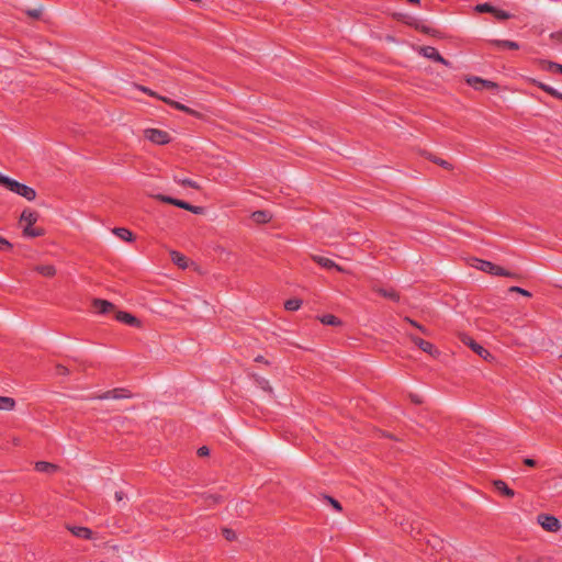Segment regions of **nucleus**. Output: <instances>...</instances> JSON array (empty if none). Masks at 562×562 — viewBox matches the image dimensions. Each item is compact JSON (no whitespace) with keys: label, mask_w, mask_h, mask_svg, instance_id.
Here are the masks:
<instances>
[{"label":"nucleus","mask_w":562,"mask_h":562,"mask_svg":"<svg viewBox=\"0 0 562 562\" xmlns=\"http://www.w3.org/2000/svg\"><path fill=\"white\" fill-rule=\"evenodd\" d=\"M36 271L46 278H53L56 276L57 270L53 265H41L36 268Z\"/></svg>","instance_id":"23"},{"label":"nucleus","mask_w":562,"mask_h":562,"mask_svg":"<svg viewBox=\"0 0 562 562\" xmlns=\"http://www.w3.org/2000/svg\"><path fill=\"white\" fill-rule=\"evenodd\" d=\"M255 362H263L266 367H270V362L266 360L262 356H258L254 359Z\"/></svg>","instance_id":"40"},{"label":"nucleus","mask_w":562,"mask_h":562,"mask_svg":"<svg viewBox=\"0 0 562 562\" xmlns=\"http://www.w3.org/2000/svg\"><path fill=\"white\" fill-rule=\"evenodd\" d=\"M113 234L117 236L120 239L128 243L134 241L135 239L134 234L130 229L124 227L114 228Z\"/></svg>","instance_id":"20"},{"label":"nucleus","mask_w":562,"mask_h":562,"mask_svg":"<svg viewBox=\"0 0 562 562\" xmlns=\"http://www.w3.org/2000/svg\"><path fill=\"white\" fill-rule=\"evenodd\" d=\"M171 106H172V108H175V109H177V110H179V111H182V112H184V113H188V114H190V115H193V116H195V117H198V119H201V117H202V115H201L199 112H196V111H194V110H192V109H190V108L186 106L184 104L179 103V102H177V101H173V102L171 103Z\"/></svg>","instance_id":"25"},{"label":"nucleus","mask_w":562,"mask_h":562,"mask_svg":"<svg viewBox=\"0 0 562 562\" xmlns=\"http://www.w3.org/2000/svg\"><path fill=\"white\" fill-rule=\"evenodd\" d=\"M170 260L180 269H187L190 266V259L178 250H169Z\"/></svg>","instance_id":"12"},{"label":"nucleus","mask_w":562,"mask_h":562,"mask_svg":"<svg viewBox=\"0 0 562 562\" xmlns=\"http://www.w3.org/2000/svg\"><path fill=\"white\" fill-rule=\"evenodd\" d=\"M55 374L58 376H68L70 374V370L68 367L58 363L55 366Z\"/></svg>","instance_id":"31"},{"label":"nucleus","mask_w":562,"mask_h":562,"mask_svg":"<svg viewBox=\"0 0 562 562\" xmlns=\"http://www.w3.org/2000/svg\"><path fill=\"white\" fill-rule=\"evenodd\" d=\"M302 305V301L299 299H290L285 301L284 308L286 311H297Z\"/></svg>","instance_id":"28"},{"label":"nucleus","mask_w":562,"mask_h":562,"mask_svg":"<svg viewBox=\"0 0 562 562\" xmlns=\"http://www.w3.org/2000/svg\"><path fill=\"white\" fill-rule=\"evenodd\" d=\"M461 341L464 345L469 346L481 358L486 360V359H488L491 357V353L483 346H481L475 340H473L470 336L462 335L461 336Z\"/></svg>","instance_id":"9"},{"label":"nucleus","mask_w":562,"mask_h":562,"mask_svg":"<svg viewBox=\"0 0 562 562\" xmlns=\"http://www.w3.org/2000/svg\"><path fill=\"white\" fill-rule=\"evenodd\" d=\"M0 187L9 192L24 199L27 202H34L37 199V191L25 183H22L7 175L0 172Z\"/></svg>","instance_id":"2"},{"label":"nucleus","mask_w":562,"mask_h":562,"mask_svg":"<svg viewBox=\"0 0 562 562\" xmlns=\"http://www.w3.org/2000/svg\"><path fill=\"white\" fill-rule=\"evenodd\" d=\"M319 321L324 325H330V326H338L341 324L340 319L331 314L323 315L322 317H319Z\"/></svg>","instance_id":"27"},{"label":"nucleus","mask_w":562,"mask_h":562,"mask_svg":"<svg viewBox=\"0 0 562 562\" xmlns=\"http://www.w3.org/2000/svg\"><path fill=\"white\" fill-rule=\"evenodd\" d=\"M509 291L510 292H517V293L522 294L525 296H531L530 292H528L527 290H524V289H521L519 286H512L509 289Z\"/></svg>","instance_id":"37"},{"label":"nucleus","mask_w":562,"mask_h":562,"mask_svg":"<svg viewBox=\"0 0 562 562\" xmlns=\"http://www.w3.org/2000/svg\"><path fill=\"white\" fill-rule=\"evenodd\" d=\"M13 249V244L0 235V251H11Z\"/></svg>","instance_id":"30"},{"label":"nucleus","mask_w":562,"mask_h":562,"mask_svg":"<svg viewBox=\"0 0 562 562\" xmlns=\"http://www.w3.org/2000/svg\"><path fill=\"white\" fill-rule=\"evenodd\" d=\"M196 453L199 457H207L210 454V449L203 446L198 449Z\"/></svg>","instance_id":"38"},{"label":"nucleus","mask_w":562,"mask_h":562,"mask_svg":"<svg viewBox=\"0 0 562 562\" xmlns=\"http://www.w3.org/2000/svg\"><path fill=\"white\" fill-rule=\"evenodd\" d=\"M157 99L161 100L162 102L169 104L171 106V103L173 102V100L171 99H168L166 97H161V95H158Z\"/></svg>","instance_id":"43"},{"label":"nucleus","mask_w":562,"mask_h":562,"mask_svg":"<svg viewBox=\"0 0 562 562\" xmlns=\"http://www.w3.org/2000/svg\"><path fill=\"white\" fill-rule=\"evenodd\" d=\"M492 13H495V15L501 19V20H507L509 19L510 14L506 11H502V10H496L493 11Z\"/></svg>","instance_id":"36"},{"label":"nucleus","mask_w":562,"mask_h":562,"mask_svg":"<svg viewBox=\"0 0 562 562\" xmlns=\"http://www.w3.org/2000/svg\"><path fill=\"white\" fill-rule=\"evenodd\" d=\"M223 536L227 541H234L236 539V533L232 529H223Z\"/></svg>","instance_id":"34"},{"label":"nucleus","mask_w":562,"mask_h":562,"mask_svg":"<svg viewBox=\"0 0 562 562\" xmlns=\"http://www.w3.org/2000/svg\"><path fill=\"white\" fill-rule=\"evenodd\" d=\"M156 200L160 201V202H164V203H169V204H172L175 206H178L180 209H183V210H187L189 212H192L194 214H202L203 212V209L201 206H194V205H191L182 200H177V199H173V198H170V196H167V195H162V194H158L155 196Z\"/></svg>","instance_id":"6"},{"label":"nucleus","mask_w":562,"mask_h":562,"mask_svg":"<svg viewBox=\"0 0 562 562\" xmlns=\"http://www.w3.org/2000/svg\"><path fill=\"white\" fill-rule=\"evenodd\" d=\"M313 260L315 262H317L319 266H322L323 268H326V269H337V270H341L340 267H338L331 259L329 258H326V257H323V256H318V255H314L313 257Z\"/></svg>","instance_id":"19"},{"label":"nucleus","mask_w":562,"mask_h":562,"mask_svg":"<svg viewBox=\"0 0 562 562\" xmlns=\"http://www.w3.org/2000/svg\"><path fill=\"white\" fill-rule=\"evenodd\" d=\"M468 83L476 90L493 89L496 87V83L493 81L484 80L479 77L469 78Z\"/></svg>","instance_id":"13"},{"label":"nucleus","mask_w":562,"mask_h":562,"mask_svg":"<svg viewBox=\"0 0 562 562\" xmlns=\"http://www.w3.org/2000/svg\"><path fill=\"white\" fill-rule=\"evenodd\" d=\"M143 138L154 146H168L173 142V135L169 130L155 126L144 128Z\"/></svg>","instance_id":"3"},{"label":"nucleus","mask_w":562,"mask_h":562,"mask_svg":"<svg viewBox=\"0 0 562 562\" xmlns=\"http://www.w3.org/2000/svg\"><path fill=\"white\" fill-rule=\"evenodd\" d=\"M537 520L544 530L550 532H557L561 528L559 519L551 515L540 514Z\"/></svg>","instance_id":"7"},{"label":"nucleus","mask_w":562,"mask_h":562,"mask_svg":"<svg viewBox=\"0 0 562 562\" xmlns=\"http://www.w3.org/2000/svg\"><path fill=\"white\" fill-rule=\"evenodd\" d=\"M436 164L440 165L441 167L446 168V169H450L451 168V165L446 161V160H442V159H436L434 160Z\"/></svg>","instance_id":"39"},{"label":"nucleus","mask_w":562,"mask_h":562,"mask_svg":"<svg viewBox=\"0 0 562 562\" xmlns=\"http://www.w3.org/2000/svg\"><path fill=\"white\" fill-rule=\"evenodd\" d=\"M405 322H407L408 324H411L412 326L416 327L422 334L426 335V336H429L430 335V331L424 327L423 325L418 324L417 322H415L414 319L409 318V317H405Z\"/></svg>","instance_id":"29"},{"label":"nucleus","mask_w":562,"mask_h":562,"mask_svg":"<svg viewBox=\"0 0 562 562\" xmlns=\"http://www.w3.org/2000/svg\"><path fill=\"white\" fill-rule=\"evenodd\" d=\"M524 463H525L526 465H528V467H536V464H537L536 460H535V459H531V458H526V459L524 460Z\"/></svg>","instance_id":"41"},{"label":"nucleus","mask_w":562,"mask_h":562,"mask_svg":"<svg viewBox=\"0 0 562 562\" xmlns=\"http://www.w3.org/2000/svg\"><path fill=\"white\" fill-rule=\"evenodd\" d=\"M41 214L31 206H24L18 217L16 225L22 237L26 239L41 238L46 235V228L40 224Z\"/></svg>","instance_id":"1"},{"label":"nucleus","mask_w":562,"mask_h":562,"mask_svg":"<svg viewBox=\"0 0 562 562\" xmlns=\"http://www.w3.org/2000/svg\"><path fill=\"white\" fill-rule=\"evenodd\" d=\"M495 488L507 497H514L515 492L507 486L504 481L497 480L494 482Z\"/></svg>","instance_id":"24"},{"label":"nucleus","mask_w":562,"mask_h":562,"mask_svg":"<svg viewBox=\"0 0 562 562\" xmlns=\"http://www.w3.org/2000/svg\"><path fill=\"white\" fill-rule=\"evenodd\" d=\"M140 89H142V91H144L146 94H149V95L155 97V98H157V97H158V94H156L154 91H151V90H149V89H147V88L142 87Z\"/></svg>","instance_id":"42"},{"label":"nucleus","mask_w":562,"mask_h":562,"mask_svg":"<svg viewBox=\"0 0 562 562\" xmlns=\"http://www.w3.org/2000/svg\"><path fill=\"white\" fill-rule=\"evenodd\" d=\"M92 307L95 313L98 314H109V313H115L116 306L111 303L110 301L102 300V299H94L92 301Z\"/></svg>","instance_id":"10"},{"label":"nucleus","mask_w":562,"mask_h":562,"mask_svg":"<svg viewBox=\"0 0 562 562\" xmlns=\"http://www.w3.org/2000/svg\"><path fill=\"white\" fill-rule=\"evenodd\" d=\"M373 290L379 293L380 295L390 299L392 301H398L400 295L393 290V289H386V288H378L374 286Z\"/></svg>","instance_id":"22"},{"label":"nucleus","mask_w":562,"mask_h":562,"mask_svg":"<svg viewBox=\"0 0 562 562\" xmlns=\"http://www.w3.org/2000/svg\"><path fill=\"white\" fill-rule=\"evenodd\" d=\"M494 45L496 46H499V47H503V48H508V49H518L519 48V45L518 43L514 42V41H507V40H495L492 42Z\"/></svg>","instance_id":"26"},{"label":"nucleus","mask_w":562,"mask_h":562,"mask_svg":"<svg viewBox=\"0 0 562 562\" xmlns=\"http://www.w3.org/2000/svg\"><path fill=\"white\" fill-rule=\"evenodd\" d=\"M325 499L337 510V512H341L342 507L340 505V503L338 501H336L335 498L330 497V496H325Z\"/></svg>","instance_id":"33"},{"label":"nucleus","mask_w":562,"mask_h":562,"mask_svg":"<svg viewBox=\"0 0 562 562\" xmlns=\"http://www.w3.org/2000/svg\"><path fill=\"white\" fill-rule=\"evenodd\" d=\"M422 54L429 58V59H432L435 61H438V63H441L443 65H448V60L445 59L440 53L435 48V47H431V46H425L422 48Z\"/></svg>","instance_id":"14"},{"label":"nucleus","mask_w":562,"mask_h":562,"mask_svg":"<svg viewBox=\"0 0 562 562\" xmlns=\"http://www.w3.org/2000/svg\"><path fill=\"white\" fill-rule=\"evenodd\" d=\"M408 337L424 352H427L431 356H437L439 353L432 344H430L413 334H408Z\"/></svg>","instance_id":"11"},{"label":"nucleus","mask_w":562,"mask_h":562,"mask_svg":"<svg viewBox=\"0 0 562 562\" xmlns=\"http://www.w3.org/2000/svg\"><path fill=\"white\" fill-rule=\"evenodd\" d=\"M471 266L493 276L513 277V273L509 271L486 260L473 258L471 260Z\"/></svg>","instance_id":"4"},{"label":"nucleus","mask_w":562,"mask_h":562,"mask_svg":"<svg viewBox=\"0 0 562 562\" xmlns=\"http://www.w3.org/2000/svg\"><path fill=\"white\" fill-rule=\"evenodd\" d=\"M251 378L254 379L255 383L258 385V387L268 395L271 394L272 389L269 384V381L265 378H261L257 372H251Z\"/></svg>","instance_id":"17"},{"label":"nucleus","mask_w":562,"mask_h":562,"mask_svg":"<svg viewBox=\"0 0 562 562\" xmlns=\"http://www.w3.org/2000/svg\"><path fill=\"white\" fill-rule=\"evenodd\" d=\"M533 83L539 87L541 90H543L544 92L549 93L550 95L559 99V100H562V92L558 91L557 89H554L553 87L549 86V85H546L541 81H537V80H533Z\"/></svg>","instance_id":"21"},{"label":"nucleus","mask_w":562,"mask_h":562,"mask_svg":"<svg viewBox=\"0 0 562 562\" xmlns=\"http://www.w3.org/2000/svg\"><path fill=\"white\" fill-rule=\"evenodd\" d=\"M546 69L549 70V71H552V72H560V74H562V65L553 63V61H549L547 64V68Z\"/></svg>","instance_id":"32"},{"label":"nucleus","mask_w":562,"mask_h":562,"mask_svg":"<svg viewBox=\"0 0 562 562\" xmlns=\"http://www.w3.org/2000/svg\"><path fill=\"white\" fill-rule=\"evenodd\" d=\"M476 10L479 12H493V11H495V8H493L488 3H482V4L476 5Z\"/></svg>","instance_id":"35"},{"label":"nucleus","mask_w":562,"mask_h":562,"mask_svg":"<svg viewBox=\"0 0 562 562\" xmlns=\"http://www.w3.org/2000/svg\"><path fill=\"white\" fill-rule=\"evenodd\" d=\"M16 408V401L11 396L0 395V412H13Z\"/></svg>","instance_id":"18"},{"label":"nucleus","mask_w":562,"mask_h":562,"mask_svg":"<svg viewBox=\"0 0 562 562\" xmlns=\"http://www.w3.org/2000/svg\"><path fill=\"white\" fill-rule=\"evenodd\" d=\"M272 217H273L272 213L269 212L268 210L254 211L250 215V218L256 224H266V223L270 222L272 220Z\"/></svg>","instance_id":"15"},{"label":"nucleus","mask_w":562,"mask_h":562,"mask_svg":"<svg viewBox=\"0 0 562 562\" xmlns=\"http://www.w3.org/2000/svg\"><path fill=\"white\" fill-rule=\"evenodd\" d=\"M34 469L40 473L54 474L58 471V467L47 461H37Z\"/></svg>","instance_id":"16"},{"label":"nucleus","mask_w":562,"mask_h":562,"mask_svg":"<svg viewBox=\"0 0 562 562\" xmlns=\"http://www.w3.org/2000/svg\"><path fill=\"white\" fill-rule=\"evenodd\" d=\"M114 318L119 323H121L125 326H128L131 328H134L137 330H140L144 328V322L138 316H136L135 314H133L131 312L116 308V311L114 313Z\"/></svg>","instance_id":"5"},{"label":"nucleus","mask_w":562,"mask_h":562,"mask_svg":"<svg viewBox=\"0 0 562 562\" xmlns=\"http://www.w3.org/2000/svg\"><path fill=\"white\" fill-rule=\"evenodd\" d=\"M66 529L78 539L92 540L94 538V532L85 526L67 525Z\"/></svg>","instance_id":"8"}]
</instances>
